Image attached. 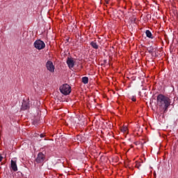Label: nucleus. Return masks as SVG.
I'll use <instances>...</instances> for the list:
<instances>
[{"instance_id":"f257e3e1","label":"nucleus","mask_w":178,"mask_h":178,"mask_svg":"<svg viewBox=\"0 0 178 178\" xmlns=\"http://www.w3.org/2000/svg\"><path fill=\"white\" fill-rule=\"evenodd\" d=\"M157 105L163 109L164 113L168 112V108L170 106V99L162 94L157 96L156 98Z\"/></svg>"},{"instance_id":"f03ea898","label":"nucleus","mask_w":178,"mask_h":178,"mask_svg":"<svg viewBox=\"0 0 178 178\" xmlns=\"http://www.w3.org/2000/svg\"><path fill=\"white\" fill-rule=\"evenodd\" d=\"M60 91L61 94H63V95H69V94L72 92V88L69 84L65 83L60 87Z\"/></svg>"},{"instance_id":"7ed1b4c3","label":"nucleus","mask_w":178,"mask_h":178,"mask_svg":"<svg viewBox=\"0 0 178 178\" xmlns=\"http://www.w3.org/2000/svg\"><path fill=\"white\" fill-rule=\"evenodd\" d=\"M34 47L35 48H36V49H44V48H45V43L44 42V41L41 40H38L36 41H35L34 42Z\"/></svg>"},{"instance_id":"20e7f679","label":"nucleus","mask_w":178,"mask_h":178,"mask_svg":"<svg viewBox=\"0 0 178 178\" xmlns=\"http://www.w3.org/2000/svg\"><path fill=\"white\" fill-rule=\"evenodd\" d=\"M46 67L50 73H54L55 72V65H54V63L51 60H48L46 63Z\"/></svg>"},{"instance_id":"39448f33","label":"nucleus","mask_w":178,"mask_h":178,"mask_svg":"<svg viewBox=\"0 0 178 178\" xmlns=\"http://www.w3.org/2000/svg\"><path fill=\"white\" fill-rule=\"evenodd\" d=\"M66 63L70 69H73L74 67V63H76V61H74V58L68 57L67 58Z\"/></svg>"},{"instance_id":"423d86ee","label":"nucleus","mask_w":178,"mask_h":178,"mask_svg":"<svg viewBox=\"0 0 178 178\" xmlns=\"http://www.w3.org/2000/svg\"><path fill=\"white\" fill-rule=\"evenodd\" d=\"M45 161V155L42 152H40L35 159L37 163H42Z\"/></svg>"},{"instance_id":"0eeeda50","label":"nucleus","mask_w":178,"mask_h":178,"mask_svg":"<svg viewBox=\"0 0 178 178\" xmlns=\"http://www.w3.org/2000/svg\"><path fill=\"white\" fill-rule=\"evenodd\" d=\"M11 168L14 172H17V164L16 161L11 160Z\"/></svg>"},{"instance_id":"6e6552de","label":"nucleus","mask_w":178,"mask_h":178,"mask_svg":"<svg viewBox=\"0 0 178 178\" xmlns=\"http://www.w3.org/2000/svg\"><path fill=\"white\" fill-rule=\"evenodd\" d=\"M90 45L94 48V49H98V44H97V40L92 41L90 42Z\"/></svg>"},{"instance_id":"1a4fd4ad","label":"nucleus","mask_w":178,"mask_h":178,"mask_svg":"<svg viewBox=\"0 0 178 178\" xmlns=\"http://www.w3.org/2000/svg\"><path fill=\"white\" fill-rule=\"evenodd\" d=\"M145 34L146 37H147L148 38H152V33H151V31H149V30H147Z\"/></svg>"},{"instance_id":"9d476101","label":"nucleus","mask_w":178,"mask_h":178,"mask_svg":"<svg viewBox=\"0 0 178 178\" xmlns=\"http://www.w3.org/2000/svg\"><path fill=\"white\" fill-rule=\"evenodd\" d=\"M82 83H83V84H88V77L87 76L82 77Z\"/></svg>"},{"instance_id":"9b49d317","label":"nucleus","mask_w":178,"mask_h":178,"mask_svg":"<svg viewBox=\"0 0 178 178\" xmlns=\"http://www.w3.org/2000/svg\"><path fill=\"white\" fill-rule=\"evenodd\" d=\"M128 129H127V126H124L121 128V131L122 133H128Z\"/></svg>"},{"instance_id":"f8f14e48","label":"nucleus","mask_w":178,"mask_h":178,"mask_svg":"<svg viewBox=\"0 0 178 178\" xmlns=\"http://www.w3.org/2000/svg\"><path fill=\"white\" fill-rule=\"evenodd\" d=\"M28 108H29V106H27V104H22V109H23V111L27 110Z\"/></svg>"},{"instance_id":"ddd939ff","label":"nucleus","mask_w":178,"mask_h":178,"mask_svg":"<svg viewBox=\"0 0 178 178\" xmlns=\"http://www.w3.org/2000/svg\"><path fill=\"white\" fill-rule=\"evenodd\" d=\"M140 166H141V162H138L136 163V168H138V169H140Z\"/></svg>"},{"instance_id":"4468645a","label":"nucleus","mask_w":178,"mask_h":178,"mask_svg":"<svg viewBox=\"0 0 178 178\" xmlns=\"http://www.w3.org/2000/svg\"><path fill=\"white\" fill-rule=\"evenodd\" d=\"M131 100H132L134 102H136V101H137V99H136V97H132V98H131Z\"/></svg>"},{"instance_id":"2eb2a0df","label":"nucleus","mask_w":178,"mask_h":178,"mask_svg":"<svg viewBox=\"0 0 178 178\" xmlns=\"http://www.w3.org/2000/svg\"><path fill=\"white\" fill-rule=\"evenodd\" d=\"M44 137H45V135L44 134H40V138H44Z\"/></svg>"},{"instance_id":"dca6fc26","label":"nucleus","mask_w":178,"mask_h":178,"mask_svg":"<svg viewBox=\"0 0 178 178\" xmlns=\"http://www.w3.org/2000/svg\"><path fill=\"white\" fill-rule=\"evenodd\" d=\"M81 138V136H77L78 141H81V140H80Z\"/></svg>"},{"instance_id":"f3484780","label":"nucleus","mask_w":178,"mask_h":178,"mask_svg":"<svg viewBox=\"0 0 178 178\" xmlns=\"http://www.w3.org/2000/svg\"><path fill=\"white\" fill-rule=\"evenodd\" d=\"M2 159H3V156L0 154V162H2Z\"/></svg>"},{"instance_id":"a211bd4d","label":"nucleus","mask_w":178,"mask_h":178,"mask_svg":"<svg viewBox=\"0 0 178 178\" xmlns=\"http://www.w3.org/2000/svg\"><path fill=\"white\" fill-rule=\"evenodd\" d=\"M76 38H79L80 37V34H77V35H76Z\"/></svg>"},{"instance_id":"6ab92c4d","label":"nucleus","mask_w":178,"mask_h":178,"mask_svg":"<svg viewBox=\"0 0 178 178\" xmlns=\"http://www.w3.org/2000/svg\"><path fill=\"white\" fill-rule=\"evenodd\" d=\"M129 26H131V27H133V25H131V24H130V25Z\"/></svg>"},{"instance_id":"aec40b11","label":"nucleus","mask_w":178,"mask_h":178,"mask_svg":"<svg viewBox=\"0 0 178 178\" xmlns=\"http://www.w3.org/2000/svg\"><path fill=\"white\" fill-rule=\"evenodd\" d=\"M74 26H75L76 28H77V26H76V25H74Z\"/></svg>"},{"instance_id":"412c9836","label":"nucleus","mask_w":178,"mask_h":178,"mask_svg":"<svg viewBox=\"0 0 178 178\" xmlns=\"http://www.w3.org/2000/svg\"><path fill=\"white\" fill-rule=\"evenodd\" d=\"M49 20H51V18H48Z\"/></svg>"}]
</instances>
